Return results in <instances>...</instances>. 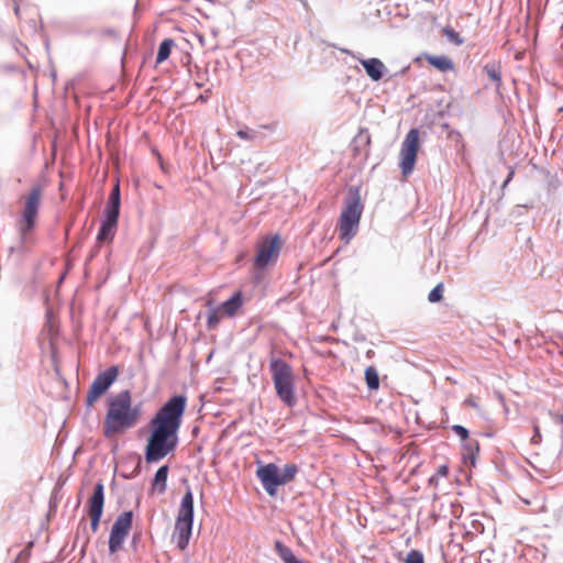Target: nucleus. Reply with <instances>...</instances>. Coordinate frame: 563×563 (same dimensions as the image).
Returning <instances> with one entry per match:
<instances>
[{
  "label": "nucleus",
  "instance_id": "obj_1",
  "mask_svg": "<svg viewBox=\"0 0 563 563\" xmlns=\"http://www.w3.org/2000/svg\"><path fill=\"white\" fill-rule=\"evenodd\" d=\"M186 407V395H174L150 420V434L144 450L145 461L148 464L159 462L176 450Z\"/></svg>",
  "mask_w": 563,
  "mask_h": 563
},
{
  "label": "nucleus",
  "instance_id": "obj_2",
  "mask_svg": "<svg viewBox=\"0 0 563 563\" xmlns=\"http://www.w3.org/2000/svg\"><path fill=\"white\" fill-rule=\"evenodd\" d=\"M141 418V405L133 406L129 389L121 390L108 399V411L103 422V434L109 438L136 426Z\"/></svg>",
  "mask_w": 563,
  "mask_h": 563
},
{
  "label": "nucleus",
  "instance_id": "obj_3",
  "mask_svg": "<svg viewBox=\"0 0 563 563\" xmlns=\"http://www.w3.org/2000/svg\"><path fill=\"white\" fill-rule=\"evenodd\" d=\"M363 212L360 188L351 186L345 197V207L339 218V235L349 243L357 233Z\"/></svg>",
  "mask_w": 563,
  "mask_h": 563
},
{
  "label": "nucleus",
  "instance_id": "obj_4",
  "mask_svg": "<svg viewBox=\"0 0 563 563\" xmlns=\"http://www.w3.org/2000/svg\"><path fill=\"white\" fill-rule=\"evenodd\" d=\"M275 391L279 400L292 408L297 404L294 373L289 363L283 358H273L269 363Z\"/></svg>",
  "mask_w": 563,
  "mask_h": 563
},
{
  "label": "nucleus",
  "instance_id": "obj_5",
  "mask_svg": "<svg viewBox=\"0 0 563 563\" xmlns=\"http://www.w3.org/2000/svg\"><path fill=\"white\" fill-rule=\"evenodd\" d=\"M194 494L189 486L180 500L178 514L175 521L173 540L179 550H185L190 541L194 527Z\"/></svg>",
  "mask_w": 563,
  "mask_h": 563
},
{
  "label": "nucleus",
  "instance_id": "obj_6",
  "mask_svg": "<svg viewBox=\"0 0 563 563\" xmlns=\"http://www.w3.org/2000/svg\"><path fill=\"white\" fill-rule=\"evenodd\" d=\"M42 197V187L32 186L24 200L23 210L16 222V229L20 235V243L23 245L29 242L30 235L34 231L37 222Z\"/></svg>",
  "mask_w": 563,
  "mask_h": 563
},
{
  "label": "nucleus",
  "instance_id": "obj_7",
  "mask_svg": "<svg viewBox=\"0 0 563 563\" xmlns=\"http://www.w3.org/2000/svg\"><path fill=\"white\" fill-rule=\"evenodd\" d=\"M420 144V132L418 129H410L406 134L400 147L399 167L404 176L412 173Z\"/></svg>",
  "mask_w": 563,
  "mask_h": 563
},
{
  "label": "nucleus",
  "instance_id": "obj_8",
  "mask_svg": "<svg viewBox=\"0 0 563 563\" xmlns=\"http://www.w3.org/2000/svg\"><path fill=\"white\" fill-rule=\"evenodd\" d=\"M119 375V367L112 365L107 369L100 372L91 383L87 397L86 406L91 407L98 398L106 394L109 388L114 384Z\"/></svg>",
  "mask_w": 563,
  "mask_h": 563
},
{
  "label": "nucleus",
  "instance_id": "obj_9",
  "mask_svg": "<svg viewBox=\"0 0 563 563\" xmlns=\"http://www.w3.org/2000/svg\"><path fill=\"white\" fill-rule=\"evenodd\" d=\"M280 246L282 242L278 234L265 238L258 245L257 254L254 258V266L260 269L265 268L273 258L279 255Z\"/></svg>",
  "mask_w": 563,
  "mask_h": 563
},
{
  "label": "nucleus",
  "instance_id": "obj_10",
  "mask_svg": "<svg viewBox=\"0 0 563 563\" xmlns=\"http://www.w3.org/2000/svg\"><path fill=\"white\" fill-rule=\"evenodd\" d=\"M103 506L104 485L101 482H97L93 487V493L88 500V514L90 516V528L92 532H97L99 529Z\"/></svg>",
  "mask_w": 563,
  "mask_h": 563
},
{
  "label": "nucleus",
  "instance_id": "obj_11",
  "mask_svg": "<svg viewBox=\"0 0 563 563\" xmlns=\"http://www.w3.org/2000/svg\"><path fill=\"white\" fill-rule=\"evenodd\" d=\"M256 475L260 478L265 492L269 496H275L278 487L283 485L280 471L275 463H268L258 466Z\"/></svg>",
  "mask_w": 563,
  "mask_h": 563
},
{
  "label": "nucleus",
  "instance_id": "obj_12",
  "mask_svg": "<svg viewBox=\"0 0 563 563\" xmlns=\"http://www.w3.org/2000/svg\"><path fill=\"white\" fill-rule=\"evenodd\" d=\"M360 64L363 66L366 75L372 81H379L385 76L387 68L385 64L377 57L371 58H357Z\"/></svg>",
  "mask_w": 563,
  "mask_h": 563
},
{
  "label": "nucleus",
  "instance_id": "obj_13",
  "mask_svg": "<svg viewBox=\"0 0 563 563\" xmlns=\"http://www.w3.org/2000/svg\"><path fill=\"white\" fill-rule=\"evenodd\" d=\"M119 216L104 213L101 220V224L97 234L98 242L112 241L117 231Z\"/></svg>",
  "mask_w": 563,
  "mask_h": 563
},
{
  "label": "nucleus",
  "instance_id": "obj_14",
  "mask_svg": "<svg viewBox=\"0 0 563 563\" xmlns=\"http://www.w3.org/2000/svg\"><path fill=\"white\" fill-rule=\"evenodd\" d=\"M479 452V443L475 439H470L462 443V460L465 465L475 466L476 456Z\"/></svg>",
  "mask_w": 563,
  "mask_h": 563
},
{
  "label": "nucleus",
  "instance_id": "obj_15",
  "mask_svg": "<svg viewBox=\"0 0 563 563\" xmlns=\"http://www.w3.org/2000/svg\"><path fill=\"white\" fill-rule=\"evenodd\" d=\"M243 305V295L242 292L235 291L229 299L223 301L219 307L222 310V313L228 317H234L239 309Z\"/></svg>",
  "mask_w": 563,
  "mask_h": 563
},
{
  "label": "nucleus",
  "instance_id": "obj_16",
  "mask_svg": "<svg viewBox=\"0 0 563 563\" xmlns=\"http://www.w3.org/2000/svg\"><path fill=\"white\" fill-rule=\"evenodd\" d=\"M120 206H121V192H120V184L117 181V184L113 186L106 208L103 210L104 213L115 214L120 216Z\"/></svg>",
  "mask_w": 563,
  "mask_h": 563
},
{
  "label": "nucleus",
  "instance_id": "obj_17",
  "mask_svg": "<svg viewBox=\"0 0 563 563\" xmlns=\"http://www.w3.org/2000/svg\"><path fill=\"white\" fill-rule=\"evenodd\" d=\"M132 525H133V511L125 510L117 517L111 529H114L115 531L128 536L132 528Z\"/></svg>",
  "mask_w": 563,
  "mask_h": 563
},
{
  "label": "nucleus",
  "instance_id": "obj_18",
  "mask_svg": "<svg viewBox=\"0 0 563 563\" xmlns=\"http://www.w3.org/2000/svg\"><path fill=\"white\" fill-rule=\"evenodd\" d=\"M274 548L277 555L284 563H306L302 559L297 558L294 551L280 540L275 541Z\"/></svg>",
  "mask_w": 563,
  "mask_h": 563
},
{
  "label": "nucleus",
  "instance_id": "obj_19",
  "mask_svg": "<svg viewBox=\"0 0 563 563\" xmlns=\"http://www.w3.org/2000/svg\"><path fill=\"white\" fill-rule=\"evenodd\" d=\"M428 63L440 71H449L454 69L453 60L445 55H430L427 57Z\"/></svg>",
  "mask_w": 563,
  "mask_h": 563
},
{
  "label": "nucleus",
  "instance_id": "obj_20",
  "mask_svg": "<svg viewBox=\"0 0 563 563\" xmlns=\"http://www.w3.org/2000/svg\"><path fill=\"white\" fill-rule=\"evenodd\" d=\"M483 70L495 82L496 89L501 87V65L499 62H490L484 65Z\"/></svg>",
  "mask_w": 563,
  "mask_h": 563
},
{
  "label": "nucleus",
  "instance_id": "obj_21",
  "mask_svg": "<svg viewBox=\"0 0 563 563\" xmlns=\"http://www.w3.org/2000/svg\"><path fill=\"white\" fill-rule=\"evenodd\" d=\"M168 465H162L155 473L152 479L153 489H157L159 493H164L167 487V477H168Z\"/></svg>",
  "mask_w": 563,
  "mask_h": 563
},
{
  "label": "nucleus",
  "instance_id": "obj_22",
  "mask_svg": "<svg viewBox=\"0 0 563 563\" xmlns=\"http://www.w3.org/2000/svg\"><path fill=\"white\" fill-rule=\"evenodd\" d=\"M222 310L219 306H212L211 301H208L207 310V327L209 330H214L221 321Z\"/></svg>",
  "mask_w": 563,
  "mask_h": 563
},
{
  "label": "nucleus",
  "instance_id": "obj_23",
  "mask_svg": "<svg viewBox=\"0 0 563 563\" xmlns=\"http://www.w3.org/2000/svg\"><path fill=\"white\" fill-rule=\"evenodd\" d=\"M128 536L115 531L114 529L110 530L108 547L109 553L114 554L122 549L123 542Z\"/></svg>",
  "mask_w": 563,
  "mask_h": 563
},
{
  "label": "nucleus",
  "instance_id": "obj_24",
  "mask_svg": "<svg viewBox=\"0 0 563 563\" xmlns=\"http://www.w3.org/2000/svg\"><path fill=\"white\" fill-rule=\"evenodd\" d=\"M175 45L173 38H165L161 42L156 54V64L165 62L172 53V48Z\"/></svg>",
  "mask_w": 563,
  "mask_h": 563
},
{
  "label": "nucleus",
  "instance_id": "obj_25",
  "mask_svg": "<svg viewBox=\"0 0 563 563\" xmlns=\"http://www.w3.org/2000/svg\"><path fill=\"white\" fill-rule=\"evenodd\" d=\"M365 382L369 390H376L379 387V375L374 366H368L365 369Z\"/></svg>",
  "mask_w": 563,
  "mask_h": 563
},
{
  "label": "nucleus",
  "instance_id": "obj_26",
  "mask_svg": "<svg viewBox=\"0 0 563 563\" xmlns=\"http://www.w3.org/2000/svg\"><path fill=\"white\" fill-rule=\"evenodd\" d=\"M299 468L297 464L288 463L285 465L283 472L280 473V479L283 485L291 482L297 475Z\"/></svg>",
  "mask_w": 563,
  "mask_h": 563
},
{
  "label": "nucleus",
  "instance_id": "obj_27",
  "mask_svg": "<svg viewBox=\"0 0 563 563\" xmlns=\"http://www.w3.org/2000/svg\"><path fill=\"white\" fill-rule=\"evenodd\" d=\"M369 143H371V136L367 133V131H365V132L361 131L360 134L356 137H354V140L352 141V146L355 152H358L362 144L365 146H368Z\"/></svg>",
  "mask_w": 563,
  "mask_h": 563
},
{
  "label": "nucleus",
  "instance_id": "obj_28",
  "mask_svg": "<svg viewBox=\"0 0 563 563\" xmlns=\"http://www.w3.org/2000/svg\"><path fill=\"white\" fill-rule=\"evenodd\" d=\"M443 34L451 43L455 45H462L464 43V38L454 29L450 26L443 29Z\"/></svg>",
  "mask_w": 563,
  "mask_h": 563
},
{
  "label": "nucleus",
  "instance_id": "obj_29",
  "mask_svg": "<svg viewBox=\"0 0 563 563\" xmlns=\"http://www.w3.org/2000/svg\"><path fill=\"white\" fill-rule=\"evenodd\" d=\"M443 298V285L438 284L428 295V300L432 303L441 301Z\"/></svg>",
  "mask_w": 563,
  "mask_h": 563
},
{
  "label": "nucleus",
  "instance_id": "obj_30",
  "mask_svg": "<svg viewBox=\"0 0 563 563\" xmlns=\"http://www.w3.org/2000/svg\"><path fill=\"white\" fill-rule=\"evenodd\" d=\"M405 563H424L422 552L419 550H411L407 553Z\"/></svg>",
  "mask_w": 563,
  "mask_h": 563
},
{
  "label": "nucleus",
  "instance_id": "obj_31",
  "mask_svg": "<svg viewBox=\"0 0 563 563\" xmlns=\"http://www.w3.org/2000/svg\"><path fill=\"white\" fill-rule=\"evenodd\" d=\"M257 135H258V133L255 130L249 129V128L240 129L236 132L238 137H240L241 140H246V141H253L257 137Z\"/></svg>",
  "mask_w": 563,
  "mask_h": 563
},
{
  "label": "nucleus",
  "instance_id": "obj_32",
  "mask_svg": "<svg viewBox=\"0 0 563 563\" xmlns=\"http://www.w3.org/2000/svg\"><path fill=\"white\" fill-rule=\"evenodd\" d=\"M451 429L457 437H460L462 443L470 440V431L464 426L454 424Z\"/></svg>",
  "mask_w": 563,
  "mask_h": 563
},
{
  "label": "nucleus",
  "instance_id": "obj_33",
  "mask_svg": "<svg viewBox=\"0 0 563 563\" xmlns=\"http://www.w3.org/2000/svg\"><path fill=\"white\" fill-rule=\"evenodd\" d=\"M542 441V435L540 431V427L538 424H533V435L530 439V443L533 445L540 444Z\"/></svg>",
  "mask_w": 563,
  "mask_h": 563
},
{
  "label": "nucleus",
  "instance_id": "obj_34",
  "mask_svg": "<svg viewBox=\"0 0 563 563\" xmlns=\"http://www.w3.org/2000/svg\"><path fill=\"white\" fill-rule=\"evenodd\" d=\"M448 473H449V467H448L445 464H443V465H440V466L438 467L437 473H435L434 475H435L437 477H438V476H442V477H444V476H446V475H448Z\"/></svg>",
  "mask_w": 563,
  "mask_h": 563
},
{
  "label": "nucleus",
  "instance_id": "obj_35",
  "mask_svg": "<svg viewBox=\"0 0 563 563\" xmlns=\"http://www.w3.org/2000/svg\"><path fill=\"white\" fill-rule=\"evenodd\" d=\"M211 89H207L203 93L199 95L197 101L207 102L210 96Z\"/></svg>",
  "mask_w": 563,
  "mask_h": 563
},
{
  "label": "nucleus",
  "instance_id": "obj_36",
  "mask_svg": "<svg viewBox=\"0 0 563 563\" xmlns=\"http://www.w3.org/2000/svg\"><path fill=\"white\" fill-rule=\"evenodd\" d=\"M514 174H515V172L512 169L508 173L505 181L503 183V186H501L503 188H505L511 181Z\"/></svg>",
  "mask_w": 563,
  "mask_h": 563
},
{
  "label": "nucleus",
  "instance_id": "obj_37",
  "mask_svg": "<svg viewBox=\"0 0 563 563\" xmlns=\"http://www.w3.org/2000/svg\"><path fill=\"white\" fill-rule=\"evenodd\" d=\"M340 51L344 54H347L350 56H352L353 58L357 59V58H361L360 56H357L353 51L351 49H347V48H340Z\"/></svg>",
  "mask_w": 563,
  "mask_h": 563
},
{
  "label": "nucleus",
  "instance_id": "obj_38",
  "mask_svg": "<svg viewBox=\"0 0 563 563\" xmlns=\"http://www.w3.org/2000/svg\"><path fill=\"white\" fill-rule=\"evenodd\" d=\"M97 252H98V247H96L95 250H92V251H91V253H90V255H89V257H88V261H91V260L96 256Z\"/></svg>",
  "mask_w": 563,
  "mask_h": 563
},
{
  "label": "nucleus",
  "instance_id": "obj_39",
  "mask_svg": "<svg viewBox=\"0 0 563 563\" xmlns=\"http://www.w3.org/2000/svg\"><path fill=\"white\" fill-rule=\"evenodd\" d=\"M408 69H409V66H406L399 73H396L394 76L405 75Z\"/></svg>",
  "mask_w": 563,
  "mask_h": 563
},
{
  "label": "nucleus",
  "instance_id": "obj_40",
  "mask_svg": "<svg viewBox=\"0 0 563 563\" xmlns=\"http://www.w3.org/2000/svg\"><path fill=\"white\" fill-rule=\"evenodd\" d=\"M435 482H437V476H435V475H432V476L429 478V484H430V485H433V484H435Z\"/></svg>",
  "mask_w": 563,
  "mask_h": 563
},
{
  "label": "nucleus",
  "instance_id": "obj_41",
  "mask_svg": "<svg viewBox=\"0 0 563 563\" xmlns=\"http://www.w3.org/2000/svg\"><path fill=\"white\" fill-rule=\"evenodd\" d=\"M519 208L522 207V208H532V203H526V205H522V206H518Z\"/></svg>",
  "mask_w": 563,
  "mask_h": 563
},
{
  "label": "nucleus",
  "instance_id": "obj_42",
  "mask_svg": "<svg viewBox=\"0 0 563 563\" xmlns=\"http://www.w3.org/2000/svg\"><path fill=\"white\" fill-rule=\"evenodd\" d=\"M19 11H20L19 5H15V8H14V12H15V14H19Z\"/></svg>",
  "mask_w": 563,
  "mask_h": 563
},
{
  "label": "nucleus",
  "instance_id": "obj_43",
  "mask_svg": "<svg viewBox=\"0 0 563 563\" xmlns=\"http://www.w3.org/2000/svg\"><path fill=\"white\" fill-rule=\"evenodd\" d=\"M136 541H137V538L134 536V537H133V540H132L133 544H135V543H136Z\"/></svg>",
  "mask_w": 563,
  "mask_h": 563
},
{
  "label": "nucleus",
  "instance_id": "obj_44",
  "mask_svg": "<svg viewBox=\"0 0 563 563\" xmlns=\"http://www.w3.org/2000/svg\"><path fill=\"white\" fill-rule=\"evenodd\" d=\"M196 86L201 88L202 87V84L201 82H196Z\"/></svg>",
  "mask_w": 563,
  "mask_h": 563
},
{
  "label": "nucleus",
  "instance_id": "obj_45",
  "mask_svg": "<svg viewBox=\"0 0 563 563\" xmlns=\"http://www.w3.org/2000/svg\"><path fill=\"white\" fill-rule=\"evenodd\" d=\"M13 252H14V247H13V246H11V247H10V253H13Z\"/></svg>",
  "mask_w": 563,
  "mask_h": 563
},
{
  "label": "nucleus",
  "instance_id": "obj_46",
  "mask_svg": "<svg viewBox=\"0 0 563 563\" xmlns=\"http://www.w3.org/2000/svg\"><path fill=\"white\" fill-rule=\"evenodd\" d=\"M89 542V538L86 539L84 547Z\"/></svg>",
  "mask_w": 563,
  "mask_h": 563
}]
</instances>
